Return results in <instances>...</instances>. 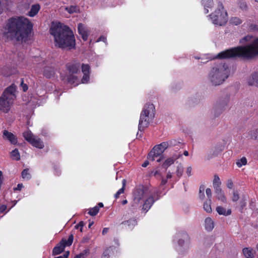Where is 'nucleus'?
<instances>
[{"mask_svg":"<svg viewBox=\"0 0 258 258\" xmlns=\"http://www.w3.org/2000/svg\"><path fill=\"white\" fill-rule=\"evenodd\" d=\"M216 210L220 215L228 216L231 214V210L230 209L226 210L225 208L221 206L217 207Z\"/></svg>","mask_w":258,"mask_h":258,"instance_id":"5701e85b","label":"nucleus"},{"mask_svg":"<svg viewBox=\"0 0 258 258\" xmlns=\"http://www.w3.org/2000/svg\"><path fill=\"white\" fill-rule=\"evenodd\" d=\"M121 224L129 228H133L136 225H137V221L135 218H131L128 220L123 221Z\"/></svg>","mask_w":258,"mask_h":258,"instance_id":"412c9836","label":"nucleus"},{"mask_svg":"<svg viewBox=\"0 0 258 258\" xmlns=\"http://www.w3.org/2000/svg\"><path fill=\"white\" fill-rule=\"evenodd\" d=\"M78 31L84 41H86L88 40L89 31L88 29L83 24L79 23L78 24Z\"/></svg>","mask_w":258,"mask_h":258,"instance_id":"f8f14e48","label":"nucleus"},{"mask_svg":"<svg viewBox=\"0 0 258 258\" xmlns=\"http://www.w3.org/2000/svg\"><path fill=\"white\" fill-rule=\"evenodd\" d=\"M247 83L250 86L258 87V72L251 74L247 79Z\"/></svg>","mask_w":258,"mask_h":258,"instance_id":"dca6fc26","label":"nucleus"},{"mask_svg":"<svg viewBox=\"0 0 258 258\" xmlns=\"http://www.w3.org/2000/svg\"><path fill=\"white\" fill-rule=\"evenodd\" d=\"M90 79V74H83V76L81 80L83 83H87Z\"/></svg>","mask_w":258,"mask_h":258,"instance_id":"49530a36","label":"nucleus"},{"mask_svg":"<svg viewBox=\"0 0 258 258\" xmlns=\"http://www.w3.org/2000/svg\"><path fill=\"white\" fill-rule=\"evenodd\" d=\"M149 164V162L148 160H146L142 165L143 167H146Z\"/></svg>","mask_w":258,"mask_h":258,"instance_id":"e2e57ef3","label":"nucleus"},{"mask_svg":"<svg viewBox=\"0 0 258 258\" xmlns=\"http://www.w3.org/2000/svg\"><path fill=\"white\" fill-rule=\"evenodd\" d=\"M257 56H258V38L249 44L232 47L221 51L215 58L223 59L239 57L250 60Z\"/></svg>","mask_w":258,"mask_h":258,"instance_id":"7ed1b4c3","label":"nucleus"},{"mask_svg":"<svg viewBox=\"0 0 258 258\" xmlns=\"http://www.w3.org/2000/svg\"><path fill=\"white\" fill-rule=\"evenodd\" d=\"M73 239L74 235L72 234L69 235L68 240L62 238L53 248L52 250V255H56L61 253L64 250L66 246H69L72 245Z\"/></svg>","mask_w":258,"mask_h":258,"instance_id":"6e6552de","label":"nucleus"},{"mask_svg":"<svg viewBox=\"0 0 258 258\" xmlns=\"http://www.w3.org/2000/svg\"><path fill=\"white\" fill-rule=\"evenodd\" d=\"M163 153V152L160 147L157 148H155V146L148 154L147 158L149 160L154 161L155 160V158L162 155Z\"/></svg>","mask_w":258,"mask_h":258,"instance_id":"9b49d317","label":"nucleus"},{"mask_svg":"<svg viewBox=\"0 0 258 258\" xmlns=\"http://www.w3.org/2000/svg\"><path fill=\"white\" fill-rule=\"evenodd\" d=\"M65 10L67 11L69 14H73L77 12L78 8L75 6H71L69 7H66Z\"/></svg>","mask_w":258,"mask_h":258,"instance_id":"c9c22d12","label":"nucleus"},{"mask_svg":"<svg viewBox=\"0 0 258 258\" xmlns=\"http://www.w3.org/2000/svg\"><path fill=\"white\" fill-rule=\"evenodd\" d=\"M246 205V202L245 201V200L242 199V200L240 201V203H239V206H240L239 211L241 212H242V210H243L244 207H245Z\"/></svg>","mask_w":258,"mask_h":258,"instance_id":"de8ad7c7","label":"nucleus"},{"mask_svg":"<svg viewBox=\"0 0 258 258\" xmlns=\"http://www.w3.org/2000/svg\"><path fill=\"white\" fill-rule=\"evenodd\" d=\"M83 226H84V222L83 221H80L78 224H77L75 226V228L76 229H79L80 228V230L81 232H82L83 231Z\"/></svg>","mask_w":258,"mask_h":258,"instance_id":"09e8293b","label":"nucleus"},{"mask_svg":"<svg viewBox=\"0 0 258 258\" xmlns=\"http://www.w3.org/2000/svg\"><path fill=\"white\" fill-rule=\"evenodd\" d=\"M33 27V23L28 18L24 16H14L7 21L4 27V35L11 40L26 43L30 39Z\"/></svg>","mask_w":258,"mask_h":258,"instance_id":"f257e3e1","label":"nucleus"},{"mask_svg":"<svg viewBox=\"0 0 258 258\" xmlns=\"http://www.w3.org/2000/svg\"><path fill=\"white\" fill-rule=\"evenodd\" d=\"M4 137L9 140L11 144L15 145L17 143V138L13 133L5 130L3 133Z\"/></svg>","mask_w":258,"mask_h":258,"instance_id":"2eb2a0df","label":"nucleus"},{"mask_svg":"<svg viewBox=\"0 0 258 258\" xmlns=\"http://www.w3.org/2000/svg\"><path fill=\"white\" fill-rule=\"evenodd\" d=\"M215 191L219 200H220L222 202H226V197L221 188L216 189L215 190Z\"/></svg>","mask_w":258,"mask_h":258,"instance_id":"393cba45","label":"nucleus"},{"mask_svg":"<svg viewBox=\"0 0 258 258\" xmlns=\"http://www.w3.org/2000/svg\"><path fill=\"white\" fill-rule=\"evenodd\" d=\"M179 158V156H175L168 158L163 163V168L167 169L171 165L173 164L174 161Z\"/></svg>","mask_w":258,"mask_h":258,"instance_id":"a211bd4d","label":"nucleus"},{"mask_svg":"<svg viewBox=\"0 0 258 258\" xmlns=\"http://www.w3.org/2000/svg\"><path fill=\"white\" fill-rule=\"evenodd\" d=\"M182 173H183V169L180 167H179V166L177 167V168L176 170L177 176L178 177H180L182 175Z\"/></svg>","mask_w":258,"mask_h":258,"instance_id":"8fccbe9b","label":"nucleus"},{"mask_svg":"<svg viewBox=\"0 0 258 258\" xmlns=\"http://www.w3.org/2000/svg\"><path fill=\"white\" fill-rule=\"evenodd\" d=\"M210 16L212 20L213 23L215 25L223 26L227 21V12L224 10V6L221 2H219L217 9Z\"/></svg>","mask_w":258,"mask_h":258,"instance_id":"0eeeda50","label":"nucleus"},{"mask_svg":"<svg viewBox=\"0 0 258 258\" xmlns=\"http://www.w3.org/2000/svg\"><path fill=\"white\" fill-rule=\"evenodd\" d=\"M202 3L205 7L209 8L213 6V0H203Z\"/></svg>","mask_w":258,"mask_h":258,"instance_id":"4c0bfd02","label":"nucleus"},{"mask_svg":"<svg viewBox=\"0 0 258 258\" xmlns=\"http://www.w3.org/2000/svg\"><path fill=\"white\" fill-rule=\"evenodd\" d=\"M80 62L76 60L68 62L66 64V68L71 74H78L80 73Z\"/></svg>","mask_w":258,"mask_h":258,"instance_id":"9d476101","label":"nucleus"},{"mask_svg":"<svg viewBox=\"0 0 258 258\" xmlns=\"http://www.w3.org/2000/svg\"><path fill=\"white\" fill-rule=\"evenodd\" d=\"M157 200L154 199L153 196H150L145 200L143 206V210L146 212L148 211Z\"/></svg>","mask_w":258,"mask_h":258,"instance_id":"ddd939ff","label":"nucleus"},{"mask_svg":"<svg viewBox=\"0 0 258 258\" xmlns=\"http://www.w3.org/2000/svg\"><path fill=\"white\" fill-rule=\"evenodd\" d=\"M81 68L83 74H90V67L89 64L83 63L81 66Z\"/></svg>","mask_w":258,"mask_h":258,"instance_id":"f704fd0d","label":"nucleus"},{"mask_svg":"<svg viewBox=\"0 0 258 258\" xmlns=\"http://www.w3.org/2000/svg\"><path fill=\"white\" fill-rule=\"evenodd\" d=\"M99 207L95 206L93 208H90L88 212V214L92 216H96L99 212Z\"/></svg>","mask_w":258,"mask_h":258,"instance_id":"473e14b6","label":"nucleus"},{"mask_svg":"<svg viewBox=\"0 0 258 258\" xmlns=\"http://www.w3.org/2000/svg\"><path fill=\"white\" fill-rule=\"evenodd\" d=\"M7 209V207L5 205H3L0 206V213H4Z\"/></svg>","mask_w":258,"mask_h":258,"instance_id":"13d9d810","label":"nucleus"},{"mask_svg":"<svg viewBox=\"0 0 258 258\" xmlns=\"http://www.w3.org/2000/svg\"><path fill=\"white\" fill-rule=\"evenodd\" d=\"M49 32L54 37L56 47L67 50H71L75 47V37L69 26L60 22L52 23Z\"/></svg>","mask_w":258,"mask_h":258,"instance_id":"f03ea898","label":"nucleus"},{"mask_svg":"<svg viewBox=\"0 0 258 258\" xmlns=\"http://www.w3.org/2000/svg\"><path fill=\"white\" fill-rule=\"evenodd\" d=\"M22 177L23 179L29 180L31 178V175L29 172L28 168L24 169L21 173Z\"/></svg>","mask_w":258,"mask_h":258,"instance_id":"c85d7f7f","label":"nucleus"},{"mask_svg":"<svg viewBox=\"0 0 258 258\" xmlns=\"http://www.w3.org/2000/svg\"><path fill=\"white\" fill-rule=\"evenodd\" d=\"M227 186L228 188L231 189L233 186V183L231 180H228L227 183Z\"/></svg>","mask_w":258,"mask_h":258,"instance_id":"4d7b16f0","label":"nucleus"},{"mask_svg":"<svg viewBox=\"0 0 258 258\" xmlns=\"http://www.w3.org/2000/svg\"><path fill=\"white\" fill-rule=\"evenodd\" d=\"M125 183L126 180L125 179H123L122 181V187L121 188H120L114 195V198L116 199H118L119 197L120 194H123L125 190Z\"/></svg>","mask_w":258,"mask_h":258,"instance_id":"cd10ccee","label":"nucleus"},{"mask_svg":"<svg viewBox=\"0 0 258 258\" xmlns=\"http://www.w3.org/2000/svg\"><path fill=\"white\" fill-rule=\"evenodd\" d=\"M77 80V77L74 74H70L67 77V80L68 83L73 84H74Z\"/></svg>","mask_w":258,"mask_h":258,"instance_id":"72a5a7b5","label":"nucleus"},{"mask_svg":"<svg viewBox=\"0 0 258 258\" xmlns=\"http://www.w3.org/2000/svg\"><path fill=\"white\" fill-rule=\"evenodd\" d=\"M108 230H109L108 228H106V227L104 228L103 229L102 232V235L106 234L108 232Z\"/></svg>","mask_w":258,"mask_h":258,"instance_id":"680f3d73","label":"nucleus"},{"mask_svg":"<svg viewBox=\"0 0 258 258\" xmlns=\"http://www.w3.org/2000/svg\"><path fill=\"white\" fill-rule=\"evenodd\" d=\"M205 186L204 185H201L199 190V197L200 199H203L205 197L204 194Z\"/></svg>","mask_w":258,"mask_h":258,"instance_id":"79ce46f5","label":"nucleus"},{"mask_svg":"<svg viewBox=\"0 0 258 258\" xmlns=\"http://www.w3.org/2000/svg\"><path fill=\"white\" fill-rule=\"evenodd\" d=\"M11 157L13 158V159L17 161H18L20 159V155L18 149H14L11 152Z\"/></svg>","mask_w":258,"mask_h":258,"instance_id":"7c9ffc66","label":"nucleus"},{"mask_svg":"<svg viewBox=\"0 0 258 258\" xmlns=\"http://www.w3.org/2000/svg\"><path fill=\"white\" fill-rule=\"evenodd\" d=\"M172 177L171 173L170 171H168L167 174V179H169Z\"/></svg>","mask_w":258,"mask_h":258,"instance_id":"69168bd1","label":"nucleus"},{"mask_svg":"<svg viewBox=\"0 0 258 258\" xmlns=\"http://www.w3.org/2000/svg\"><path fill=\"white\" fill-rule=\"evenodd\" d=\"M112 251V247H109L106 248L103 251L101 258H109L110 254Z\"/></svg>","mask_w":258,"mask_h":258,"instance_id":"c756f323","label":"nucleus"},{"mask_svg":"<svg viewBox=\"0 0 258 258\" xmlns=\"http://www.w3.org/2000/svg\"><path fill=\"white\" fill-rule=\"evenodd\" d=\"M169 147H174L180 144V142H177L175 140H172L167 142Z\"/></svg>","mask_w":258,"mask_h":258,"instance_id":"37998d69","label":"nucleus"},{"mask_svg":"<svg viewBox=\"0 0 258 258\" xmlns=\"http://www.w3.org/2000/svg\"><path fill=\"white\" fill-rule=\"evenodd\" d=\"M191 170H192V169L190 166L187 167V168L186 169V174H187V175L188 176H190L191 175Z\"/></svg>","mask_w":258,"mask_h":258,"instance_id":"052dcab7","label":"nucleus"},{"mask_svg":"<svg viewBox=\"0 0 258 258\" xmlns=\"http://www.w3.org/2000/svg\"><path fill=\"white\" fill-rule=\"evenodd\" d=\"M54 173L56 176H59L61 174V171L59 168L57 167H54Z\"/></svg>","mask_w":258,"mask_h":258,"instance_id":"3c124183","label":"nucleus"},{"mask_svg":"<svg viewBox=\"0 0 258 258\" xmlns=\"http://www.w3.org/2000/svg\"><path fill=\"white\" fill-rule=\"evenodd\" d=\"M30 144L33 147L40 149H43L44 147L43 141L39 138H34Z\"/></svg>","mask_w":258,"mask_h":258,"instance_id":"6ab92c4d","label":"nucleus"},{"mask_svg":"<svg viewBox=\"0 0 258 258\" xmlns=\"http://www.w3.org/2000/svg\"><path fill=\"white\" fill-rule=\"evenodd\" d=\"M167 182V179L162 178L161 182V184L162 185H164L166 184Z\"/></svg>","mask_w":258,"mask_h":258,"instance_id":"0e129e2a","label":"nucleus"},{"mask_svg":"<svg viewBox=\"0 0 258 258\" xmlns=\"http://www.w3.org/2000/svg\"><path fill=\"white\" fill-rule=\"evenodd\" d=\"M2 1L5 3L6 5H9V3L11 2V0H2Z\"/></svg>","mask_w":258,"mask_h":258,"instance_id":"338daca9","label":"nucleus"},{"mask_svg":"<svg viewBox=\"0 0 258 258\" xmlns=\"http://www.w3.org/2000/svg\"><path fill=\"white\" fill-rule=\"evenodd\" d=\"M239 198L238 192L237 190L233 191L232 200L233 202H236Z\"/></svg>","mask_w":258,"mask_h":258,"instance_id":"c03bdc74","label":"nucleus"},{"mask_svg":"<svg viewBox=\"0 0 258 258\" xmlns=\"http://www.w3.org/2000/svg\"><path fill=\"white\" fill-rule=\"evenodd\" d=\"M243 255L246 258H254L255 251L251 248L245 247L242 249Z\"/></svg>","mask_w":258,"mask_h":258,"instance_id":"f3484780","label":"nucleus"},{"mask_svg":"<svg viewBox=\"0 0 258 258\" xmlns=\"http://www.w3.org/2000/svg\"><path fill=\"white\" fill-rule=\"evenodd\" d=\"M55 69L52 66H47L43 70V75L47 79H50L54 76Z\"/></svg>","mask_w":258,"mask_h":258,"instance_id":"4468645a","label":"nucleus"},{"mask_svg":"<svg viewBox=\"0 0 258 258\" xmlns=\"http://www.w3.org/2000/svg\"><path fill=\"white\" fill-rule=\"evenodd\" d=\"M23 136L25 140H26L30 144L32 142L33 140L34 139V136L32 133L29 131L27 130L23 133Z\"/></svg>","mask_w":258,"mask_h":258,"instance_id":"b1692460","label":"nucleus"},{"mask_svg":"<svg viewBox=\"0 0 258 258\" xmlns=\"http://www.w3.org/2000/svg\"><path fill=\"white\" fill-rule=\"evenodd\" d=\"M159 147L161 148L162 151L164 152V151L168 148L169 147L168 144L167 142H163L161 143L160 144L155 145V148H157Z\"/></svg>","mask_w":258,"mask_h":258,"instance_id":"e433bc0d","label":"nucleus"},{"mask_svg":"<svg viewBox=\"0 0 258 258\" xmlns=\"http://www.w3.org/2000/svg\"><path fill=\"white\" fill-rule=\"evenodd\" d=\"M236 164L238 167H241L243 165H245L247 164V159L246 157H242L240 159L238 160L236 162Z\"/></svg>","mask_w":258,"mask_h":258,"instance_id":"2f4dec72","label":"nucleus"},{"mask_svg":"<svg viewBox=\"0 0 258 258\" xmlns=\"http://www.w3.org/2000/svg\"><path fill=\"white\" fill-rule=\"evenodd\" d=\"M96 41L97 42L103 41L104 42H106L107 39H106V37L102 35L98 38V39Z\"/></svg>","mask_w":258,"mask_h":258,"instance_id":"864d4df0","label":"nucleus"},{"mask_svg":"<svg viewBox=\"0 0 258 258\" xmlns=\"http://www.w3.org/2000/svg\"><path fill=\"white\" fill-rule=\"evenodd\" d=\"M248 26V29L249 30L251 31H255V30H258V25L256 24H252L248 23L247 24Z\"/></svg>","mask_w":258,"mask_h":258,"instance_id":"a18cd8bd","label":"nucleus"},{"mask_svg":"<svg viewBox=\"0 0 258 258\" xmlns=\"http://www.w3.org/2000/svg\"><path fill=\"white\" fill-rule=\"evenodd\" d=\"M40 9V6L39 4L33 5L31 6L30 11L29 12L28 15L31 17H34L38 14Z\"/></svg>","mask_w":258,"mask_h":258,"instance_id":"aec40b11","label":"nucleus"},{"mask_svg":"<svg viewBox=\"0 0 258 258\" xmlns=\"http://www.w3.org/2000/svg\"><path fill=\"white\" fill-rule=\"evenodd\" d=\"M206 194H207V196L209 199H211L212 198V192H211V190L210 188H208L206 189Z\"/></svg>","mask_w":258,"mask_h":258,"instance_id":"603ef678","label":"nucleus"},{"mask_svg":"<svg viewBox=\"0 0 258 258\" xmlns=\"http://www.w3.org/2000/svg\"><path fill=\"white\" fill-rule=\"evenodd\" d=\"M90 252V250L88 248L84 249L82 252L78 254L81 258H84L87 256Z\"/></svg>","mask_w":258,"mask_h":258,"instance_id":"58836bf2","label":"nucleus"},{"mask_svg":"<svg viewBox=\"0 0 258 258\" xmlns=\"http://www.w3.org/2000/svg\"><path fill=\"white\" fill-rule=\"evenodd\" d=\"M21 86H22V87L23 91L24 92H26V91L28 90V86H27V84H24V83H23V80H22V83H21Z\"/></svg>","mask_w":258,"mask_h":258,"instance_id":"5fc2aeb1","label":"nucleus"},{"mask_svg":"<svg viewBox=\"0 0 258 258\" xmlns=\"http://www.w3.org/2000/svg\"><path fill=\"white\" fill-rule=\"evenodd\" d=\"M212 201L211 199H209L206 201L204 204V209L205 211L208 213L212 212V210L211 208Z\"/></svg>","mask_w":258,"mask_h":258,"instance_id":"bb28decb","label":"nucleus"},{"mask_svg":"<svg viewBox=\"0 0 258 258\" xmlns=\"http://www.w3.org/2000/svg\"><path fill=\"white\" fill-rule=\"evenodd\" d=\"M214 222L211 218L207 217L206 218L205 221V227L207 231H212L214 228Z\"/></svg>","mask_w":258,"mask_h":258,"instance_id":"4be33fe9","label":"nucleus"},{"mask_svg":"<svg viewBox=\"0 0 258 258\" xmlns=\"http://www.w3.org/2000/svg\"><path fill=\"white\" fill-rule=\"evenodd\" d=\"M213 184V186H214L215 190H216V189L221 188V182L220 179L219 177L218 176V175H214Z\"/></svg>","mask_w":258,"mask_h":258,"instance_id":"a878e982","label":"nucleus"},{"mask_svg":"<svg viewBox=\"0 0 258 258\" xmlns=\"http://www.w3.org/2000/svg\"><path fill=\"white\" fill-rule=\"evenodd\" d=\"M250 135L251 138L255 140H258V128L250 132Z\"/></svg>","mask_w":258,"mask_h":258,"instance_id":"a19ab883","label":"nucleus"},{"mask_svg":"<svg viewBox=\"0 0 258 258\" xmlns=\"http://www.w3.org/2000/svg\"><path fill=\"white\" fill-rule=\"evenodd\" d=\"M230 21L231 23L235 25H239L242 23L241 20L239 18L236 17L231 18Z\"/></svg>","mask_w":258,"mask_h":258,"instance_id":"ea45409f","label":"nucleus"},{"mask_svg":"<svg viewBox=\"0 0 258 258\" xmlns=\"http://www.w3.org/2000/svg\"><path fill=\"white\" fill-rule=\"evenodd\" d=\"M23 187V184L22 183H19L17 184V187L14 188V190H21Z\"/></svg>","mask_w":258,"mask_h":258,"instance_id":"6e6d98bb","label":"nucleus"},{"mask_svg":"<svg viewBox=\"0 0 258 258\" xmlns=\"http://www.w3.org/2000/svg\"><path fill=\"white\" fill-rule=\"evenodd\" d=\"M97 206L99 207V209L100 208L103 207L104 205H103V204L102 203H99Z\"/></svg>","mask_w":258,"mask_h":258,"instance_id":"774afa93","label":"nucleus"},{"mask_svg":"<svg viewBox=\"0 0 258 258\" xmlns=\"http://www.w3.org/2000/svg\"><path fill=\"white\" fill-rule=\"evenodd\" d=\"M16 87L13 84L6 88L0 97V111L8 113L16 98Z\"/></svg>","mask_w":258,"mask_h":258,"instance_id":"20e7f679","label":"nucleus"},{"mask_svg":"<svg viewBox=\"0 0 258 258\" xmlns=\"http://www.w3.org/2000/svg\"><path fill=\"white\" fill-rule=\"evenodd\" d=\"M146 189L143 185L137 186L133 191V198L136 204L143 200L146 194Z\"/></svg>","mask_w":258,"mask_h":258,"instance_id":"1a4fd4ad","label":"nucleus"},{"mask_svg":"<svg viewBox=\"0 0 258 258\" xmlns=\"http://www.w3.org/2000/svg\"><path fill=\"white\" fill-rule=\"evenodd\" d=\"M69 254V251H67V253L63 254L62 255L57 256L54 258H68Z\"/></svg>","mask_w":258,"mask_h":258,"instance_id":"bf43d9fd","label":"nucleus"},{"mask_svg":"<svg viewBox=\"0 0 258 258\" xmlns=\"http://www.w3.org/2000/svg\"><path fill=\"white\" fill-rule=\"evenodd\" d=\"M155 107L152 103H147L142 111L138 125V130L143 132L152 121L155 115Z\"/></svg>","mask_w":258,"mask_h":258,"instance_id":"423d86ee","label":"nucleus"},{"mask_svg":"<svg viewBox=\"0 0 258 258\" xmlns=\"http://www.w3.org/2000/svg\"><path fill=\"white\" fill-rule=\"evenodd\" d=\"M229 69L225 63H220L213 68L210 74V79L212 83L220 85L229 77Z\"/></svg>","mask_w":258,"mask_h":258,"instance_id":"39448f33","label":"nucleus"}]
</instances>
